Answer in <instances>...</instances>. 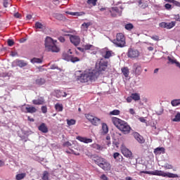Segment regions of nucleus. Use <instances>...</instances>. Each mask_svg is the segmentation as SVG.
<instances>
[{
    "label": "nucleus",
    "instance_id": "nucleus-1",
    "mask_svg": "<svg viewBox=\"0 0 180 180\" xmlns=\"http://www.w3.org/2000/svg\"><path fill=\"white\" fill-rule=\"evenodd\" d=\"M108 68V61L101 59L96 63L95 69L86 70L83 73L77 77V81L82 84L88 82H95L101 74L106 71Z\"/></svg>",
    "mask_w": 180,
    "mask_h": 180
},
{
    "label": "nucleus",
    "instance_id": "nucleus-2",
    "mask_svg": "<svg viewBox=\"0 0 180 180\" xmlns=\"http://www.w3.org/2000/svg\"><path fill=\"white\" fill-rule=\"evenodd\" d=\"M111 122L120 131H122L123 134H129L130 131H131V127L129 124L120 118H117L116 117H112L111 118Z\"/></svg>",
    "mask_w": 180,
    "mask_h": 180
},
{
    "label": "nucleus",
    "instance_id": "nucleus-3",
    "mask_svg": "<svg viewBox=\"0 0 180 180\" xmlns=\"http://www.w3.org/2000/svg\"><path fill=\"white\" fill-rule=\"evenodd\" d=\"M45 51L49 53H60V46L57 45V40L46 37L44 41Z\"/></svg>",
    "mask_w": 180,
    "mask_h": 180
},
{
    "label": "nucleus",
    "instance_id": "nucleus-4",
    "mask_svg": "<svg viewBox=\"0 0 180 180\" xmlns=\"http://www.w3.org/2000/svg\"><path fill=\"white\" fill-rule=\"evenodd\" d=\"M141 174H147L148 175H157L158 176H163L164 178H178V174L171 173V172H165L161 170H155V171H141Z\"/></svg>",
    "mask_w": 180,
    "mask_h": 180
},
{
    "label": "nucleus",
    "instance_id": "nucleus-5",
    "mask_svg": "<svg viewBox=\"0 0 180 180\" xmlns=\"http://www.w3.org/2000/svg\"><path fill=\"white\" fill-rule=\"evenodd\" d=\"M92 161H94L96 165H98L100 168L103 169V171H110V163L104 158L98 156H94L92 157Z\"/></svg>",
    "mask_w": 180,
    "mask_h": 180
},
{
    "label": "nucleus",
    "instance_id": "nucleus-6",
    "mask_svg": "<svg viewBox=\"0 0 180 180\" xmlns=\"http://www.w3.org/2000/svg\"><path fill=\"white\" fill-rule=\"evenodd\" d=\"M112 43L117 47H124L126 46V38L122 33H118L116 35V39L112 41Z\"/></svg>",
    "mask_w": 180,
    "mask_h": 180
},
{
    "label": "nucleus",
    "instance_id": "nucleus-7",
    "mask_svg": "<svg viewBox=\"0 0 180 180\" xmlns=\"http://www.w3.org/2000/svg\"><path fill=\"white\" fill-rule=\"evenodd\" d=\"M127 55L128 58H131V60H139V57H140V51L137 49L129 48Z\"/></svg>",
    "mask_w": 180,
    "mask_h": 180
},
{
    "label": "nucleus",
    "instance_id": "nucleus-8",
    "mask_svg": "<svg viewBox=\"0 0 180 180\" xmlns=\"http://www.w3.org/2000/svg\"><path fill=\"white\" fill-rule=\"evenodd\" d=\"M85 117L93 124V126H99L101 124V119L91 115V114H86Z\"/></svg>",
    "mask_w": 180,
    "mask_h": 180
},
{
    "label": "nucleus",
    "instance_id": "nucleus-9",
    "mask_svg": "<svg viewBox=\"0 0 180 180\" xmlns=\"http://www.w3.org/2000/svg\"><path fill=\"white\" fill-rule=\"evenodd\" d=\"M106 12H109L112 18H117V16H122V11L119 10L117 7H112L110 9H107Z\"/></svg>",
    "mask_w": 180,
    "mask_h": 180
},
{
    "label": "nucleus",
    "instance_id": "nucleus-10",
    "mask_svg": "<svg viewBox=\"0 0 180 180\" xmlns=\"http://www.w3.org/2000/svg\"><path fill=\"white\" fill-rule=\"evenodd\" d=\"M132 72L136 75V77H139V75H141L143 72V68H141V64L139 63H135L132 67Z\"/></svg>",
    "mask_w": 180,
    "mask_h": 180
},
{
    "label": "nucleus",
    "instance_id": "nucleus-11",
    "mask_svg": "<svg viewBox=\"0 0 180 180\" xmlns=\"http://www.w3.org/2000/svg\"><path fill=\"white\" fill-rule=\"evenodd\" d=\"M121 153L124 155V157H126L127 158H133V153L129 148H126V146L121 147Z\"/></svg>",
    "mask_w": 180,
    "mask_h": 180
},
{
    "label": "nucleus",
    "instance_id": "nucleus-12",
    "mask_svg": "<svg viewBox=\"0 0 180 180\" xmlns=\"http://www.w3.org/2000/svg\"><path fill=\"white\" fill-rule=\"evenodd\" d=\"M70 40L72 44H74L77 47V46H79V43H81V38L76 35H71L70 37Z\"/></svg>",
    "mask_w": 180,
    "mask_h": 180
},
{
    "label": "nucleus",
    "instance_id": "nucleus-13",
    "mask_svg": "<svg viewBox=\"0 0 180 180\" xmlns=\"http://www.w3.org/2000/svg\"><path fill=\"white\" fill-rule=\"evenodd\" d=\"M133 136L135 139L136 141H138V143H140L141 144H143V143H144V138L140 135V134H139L138 132H134L133 134Z\"/></svg>",
    "mask_w": 180,
    "mask_h": 180
},
{
    "label": "nucleus",
    "instance_id": "nucleus-14",
    "mask_svg": "<svg viewBox=\"0 0 180 180\" xmlns=\"http://www.w3.org/2000/svg\"><path fill=\"white\" fill-rule=\"evenodd\" d=\"M76 139L79 141H81V143H84L85 144H89V143H92V139H88L86 137L83 136H77Z\"/></svg>",
    "mask_w": 180,
    "mask_h": 180
},
{
    "label": "nucleus",
    "instance_id": "nucleus-15",
    "mask_svg": "<svg viewBox=\"0 0 180 180\" xmlns=\"http://www.w3.org/2000/svg\"><path fill=\"white\" fill-rule=\"evenodd\" d=\"M112 157L116 162H122L123 161V156L117 152L114 153Z\"/></svg>",
    "mask_w": 180,
    "mask_h": 180
},
{
    "label": "nucleus",
    "instance_id": "nucleus-16",
    "mask_svg": "<svg viewBox=\"0 0 180 180\" xmlns=\"http://www.w3.org/2000/svg\"><path fill=\"white\" fill-rule=\"evenodd\" d=\"M25 108V110H23L25 113H36L37 112V108L33 106H29Z\"/></svg>",
    "mask_w": 180,
    "mask_h": 180
},
{
    "label": "nucleus",
    "instance_id": "nucleus-17",
    "mask_svg": "<svg viewBox=\"0 0 180 180\" xmlns=\"http://www.w3.org/2000/svg\"><path fill=\"white\" fill-rule=\"evenodd\" d=\"M38 130L41 131V133H49V128L44 123H41L39 127H38Z\"/></svg>",
    "mask_w": 180,
    "mask_h": 180
},
{
    "label": "nucleus",
    "instance_id": "nucleus-18",
    "mask_svg": "<svg viewBox=\"0 0 180 180\" xmlns=\"http://www.w3.org/2000/svg\"><path fill=\"white\" fill-rule=\"evenodd\" d=\"M32 103L33 105H43L44 103V98L41 97L37 100H33Z\"/></svg>",
    "mask_w": 180,
    "mask_h": 180
},
{
    "label": "nucleus",
    "instance_id": "nucleus-19",
    "mask_svg": "<svg viewBox=\"0 0 180 180\" xmlns=\"http://www.w3.org/2000/svg\"><path fill=\"white\" fill-rule=\"evenodd\" d=\"M16 64L18 67H20V68H23V67H26V65H27V63H26L25 60H17Z\"/></svg>",
    "mask_w": 180,
    "mask_h": 180
},
{
    "label": "nucleus",
    "instance_id": "nucleus-20",
    "mask_svg": "<svg viewBox=\"0 0 180 180\" xmlns=\"http://www.w3.org/2000/svg\"><path fill=\"white\" fill-rule=\"evenodd\" d=\"M109 133V128L108 127V124L106 123L102 124V134H108Z\"/></svg>",
    "mask_w": 180,
    "mask_h": 180
},
{
    "label": "nucleus",
    "instance_id": "nucleus-21",
    "mask_svg": "<svg viewBox=\"0 0 180 180\" xmlns=\"http://www.w3.org/2000/svg\"><path fill=\"white\" fill-rule=\"evenodd\" d=\"M42 180H50V173L47 171H44L41 176Z\"/></svg>",
    "mask_w": 180,
    "mask_h": 180
},
{
    "label": "nucleus",
    "instance_id": "nucleus-22",
    "mask_svg": "<svg viewBox=\"0 0 180 180\" xmlns=\"http://www.w3.org/2000/svg\"><path fill=\"white\" fill-rule=\"evenodd\" d=\"M122 72L123 75L125 77V78H127L129 77V68L124 67L122 68Z\"/></svg>",
    "mask_w": 180,
    "mask_h": 180
},
{
    "label": "nucleus",
    "instance_id": "nucleus-23",
    "mask_svg": "<svg viewBox=\"0 0 180 180\" xmlns=\"http://www.w3.org/2000/svg\"><path fill=\"white\" fill-rule=\"evenodd\" d=\"M31 63H32V64H41V63H43V59L39 58H34L31 59Z\"/></svg>",
    "mask_w": 180,
    "mask_h": 180
},
{
    "label": "nucleus",
    "instance_id": "nucleus-24",
    "mask_svg": "<svg viewBox=\"0 0 180 180\" xmlns=\"http://www.w3.org/2000/svg\"><path fill=\"white\" fill-rule=\"evenodd\" d=\"M69 15H72V16H82L85 15V13L82 11V12H68V13Z\"/></svg>",
    "mask_w": 180,
    "mask_h": 180
},
{
    "label": "nucleus",
    "instance_id": "nucleus-25",
    "mask_svg": "<svg viewBox=\"0 0 180 180\" xmlns=\"http://www.w3.org/2000/svg\"><path fill=\"white\" fill-rule=\"evenodd\" d=\"M25 178H26V173L18 174L15 176L16 180H22V179H25Z\"/></svg>",
    "mask_w": 180,
    "mask_h": 180
},
{
    "label": "nucleus",
    "instance_id": "nucleus-26",
    "mask_svg": "<svg viewBox=\"0 0 180 180\" xmlns=\"http://www.w3.org/2000/svg\"><path fill=\"white\" fill-rule=\"evenodd\" d=\"M35 84H37V85H44V84H46V79L43 78L37 79L35 81Z\"/></svg>",
    "mask_w": 180,
    "mask_h": 180
},
{
    "label": "nucleus",
    "instance_id": "nucleus-27",
    "mask_svg": "<svg viewBox=\"0 0 180 180\" xmlns=\"http://www.w3.org/2000/svg\"><path fill=\"white\" fill-rule=\"evenodd\" d=\"M131 96L134 101H140V94H139L138 93L131 94Z\"/></svg>",
    "mask_w": 180,
    "mask_h": 180
},
{
    "label": "nucleus",
    "instance_id": "nucleus-28",
    "mask_svg": "<svg viewBox=\"0 0 180 180\" xmlns=\"http://www.w3.org/2000/svg\"><path fill=\"white\" fill-rule=\"evenodd\" d=\"M113 51H106L105 54L103 56L104 58H110L112 56H113Z\"/></svg>",
    "mask_w": 180,
    "mask_h": 180
},
{
    "label": "nucleus",
    "instance_id": "nucleus-29",
    "mask_svg": "<svg viewBox=\"0 0 180 180\" xmlns=\"http://www.w3.org/2000/svg\"><path fill=\"white\" fill-rule=\"evenodd\" d=\"M109 115L110 116H119V115H120V110H114L112 111H110Z\"/></svg>",
    "mask_w": 180,
    "mask_h": 180
},
{
    "label": "nucleus",
    "instance_id": "nucleus-30",
    "mask_svg": "<svg viewBox=\"0 0 180 180\" xmlns=\"http://www.w3.org/2000/svg\"><path fill=\"white\" fill-rule=\"evenodd\" d=\"M4 8H8V6H12V0H4Z\"/></svg>",
    "mask_w": 180,
    "mask_h": 180
},
{
    "label": "nucleus",
    "instance_id": "nucleus-31",
    "mask_svg": "<svg viewBox=\"0 0 180 180\" xmlns=\"http://www.w3.org/2000/svg\"><path fill=\"white\" fill-rule=\"evenodd\" d=\"M176 23V22L175 21H172L171 22H167L166 29H172V27L175 26Z\"/></svg>",
    "mask_w": 180,
    "mask_h": 180
},
{
    "label": "nucleus",
    "instance_id": "nucleus-32",
    "mask_svg": "<svg viewBox=\"0 0 180 180\" xmlns=\"http://www.w3.org/2000/svg\"><path fill=\"white\" fill-rule=\"evenodd\" d=\"M162 153H165V148H157L155 149L154 153L155 154H161Z\"/></svg>",
    "mask_w": 180,
    "mask_h": 180
},
{
    "label": "nucleus",
    "instance_id": "nucleus-33",
    "mask_svg": "<svg viewBox=\"0 0 180 180\" xmlns=\"http://www.w3.org/2000/svg\"><path fill=\"white\" fill-rule=\"evenodd\" d=\"M55 109L57 112H63V104L56 103L55 105Z\"/></svg>",
    "mask_w": 180,
    "mask_h": 180
},
{
    "label": "nucleus",
    "instance_id": "nucleus-34",
    "mask_svg": "<svg viewBox=\"0 0 180 180\" xmlns=\"http://www.w3.org/2000/svg\"><path fill=\"white\" fill-rule=\"evenodd\" d=\"M124 28L126 30L130 31L132 30V29H134V25H133L131 23H128L124 25Z\"/></svg>",
    "mask_w": 180,
    "mask_h": 180
},
{
    "label": "nucleus",
    "instance_id": "nucleus-35",
    "mask_svg": "<svg viewBox=\"0 0 180 180\" xmlns=\"http://www.w3.org/2000/svg\"><path fill=\"white\" fill-rule=\"evenodd\" d=\"M91 148H94L95 150H102V146L97 143H93L91 145Z\"/></svg>",
    "mask_w": 180,
    "mask_h": 180
},
{
    "label": "nucleus",
    "instance_id": "nucleus-36",
    "mask_svg": "<svg viewBox=\"0 0 180 180\" xmlns=\"http://www.w3.org/2000/svg\"><path fill=\"white\" fill-rule=\"evenodd\" d=\"M172 106H178L180 105V99L173 100L171 102Z\"/></svg>",
    "mask_w": 180,
    "mask_h": 180
},
{
    "label": "nucleus",
    "instance_id": "nucleus-37",
    "mask_svg": "<svg viewBox=\"0 0 180 180\" xmlns=\"http://www.w3.org/2000/svg\"><path fill=\"white\" fill-rule=\"evenodd\" d=\"M83 47H84V50L85 51H86V50H91V49H94V45L86 44V45H83Z\"/></svg>",
    "mask_w": 180,
    "mask_h": 180
},
{
    "label": "nucleus",
    "instance_id": "nucleus-38",
    "mask_svg": "<svg viewBox=\"0 0 180 180\" xmlns=\"http://www.w3.org/2000/svg\"><path fill=\"white\" fill-rule=\"evenodd\" d=\"M67 123L68 124V126H72L74 124H75V123H77V121H75V120H67Z\"/></svg>",
    "mask_w": 180,
    "mask_h": 180
},
{
    "label": "nucleus",
    "instance_id": "nucleus-39",
    "mask_svg": "<svg viewBox=\"0 0 180 180\" xmlns=\"http://www.w3.org/2000/svg\"><path fill=\"white\" fill-rule=\"evenodd\" d=\"M63 57L64 60H67L68 61L69 60H71V56L68 55V53H63Z\"/></svg>",
    "mask_w": 180,
    "mask_h": 180
},
{
    "label": "nucleus",
    "instance_id": "nucleus-40",
    "mask_svg": "<svg viewBox=\"0 0 180 180\" xmlns=\"http://www.w3.org/2000/svg\"><path fill=\"white\" fill-rule=\"evenodd\" d=\"M98 0H88L87 4L89 5H93V6H95L96 5V2Z\"/></svg>",
    "mask_w": 180,
    "mask_h": 180
},
{
    "label": "nucleus",
    "instance_id": "nucleus-41",
    "mask_svg": "<svg viewBox=\"0 0 180 180\" xmlns=\"http://www.w3.org/2000/svg\"><path fill=\"white\" fill-rule=\"evenodd\" d=\"M173 122H180V113H177L173 119Z\"/></svg>",
    "mask_w": 180,
    "mask_h": 180
},
{
    "label": "nucleus",
    "instance_id": "nucleus-42",
    "mask_svg": "<svg viewBox=\"0 0 180 180\" xmlns=\"http://www.w3.org/2000/svg\"><path fill=\"white\" fill-rule=\"evenodd\" d=\"M35 27H36V29H41L43 27V24H41L39 22H37L35 23Z\"/></svg>",
    "mask_w": 180,
    "mask_h": 180
},
{
    "label": "nucleus",
    "instance_id": "nucleus-43",
    "mask_svg": "<svg viewBox=\"0 0 180 180\" xmlns=\"http://www.w3.org/2000/svg\"><path fill=\"white\" fill-rule=\"evenodd\" d=\"M70 61L72 63H77V61H79V58H78V57H72L71 56Z\"/></svg>",
    "mask_w": 180,
    "mask_h": 180
},
{
    "label": "nucleus",
    "instance_id": "nucleus-44",
    "mask_svg": "<svg viewBox=\"0 0 180 180\" xmlns=\"http://www.w3.org/2000/svg\"><path fill=\"white\" fill-rule=\"evenodd\" d=\"M0 77L1 78H6V77H9V73H8V72H1V73H0Z\"/></svg>",
    "mask_w": 180,
    "mask_h": 180
},
{
    "label": "nucleus",
    "instance_id": "nucleus-45",
    "mask_svg": "<svg viewBox=\"0 0 180 180\" xmlns=\"http://www.w3.org/2000/svg\"><path fill=\"white\" fill-rule=\"evenodd\" d=\"M160 27H162L163 29H167V22H162L159 24Z\"/></svg>",
    "mask_w": 180,
    "mask_h": 180
},
{
    "label": "nucleus",
    "instance_id": "nucleus-46",
    "mask_svg": "<svg viewBox=\"0 0 180 180\" xmlns=\"http://www.w3.org/2000/svg\"><path fill=\"white\" fill-rule=\"evenodd\" d=\"M91 25H92L91 22H84L82 26H83L84 27H86V29H88V27H89V26H91Z\"/></svg>",
    "mask_w": 180,
    "mask_h": 180
},
{
    "label": "nucleus",
    "instance_id": "nucleus-47",
    "mask_svg": "<svg viewBox=\"0 0 180 180\" xmlns=\"http://www.w3.org/2000/svg\"><path fill=\"white\" fill-rule=\"evenodd\" d=\"M8 43V46H9V47H12V46H13V44H15V41H13V40L11 39H8L7 41Z\"/></svg>",
    "mask_w": 180,
    "mask_h": 180
},
{
    "label": "nucleus",
    "instance_id": "nucleus-48",
    "mask_svg": "<svg viewBox=\"0 0 180 180\" xmlns=\"http://www.w3.org/2000/svg\"><path fill=\"white\" fill-rule=\"evenodd\" d=\"M63 147H71L72 144L70 141H66L63 144Z\"/></svg>",
    "mask_w": 180,
    "mask_h": 180
},
{
    "label": "nucleus",
    "instance_id": "nucleus-49",
    "mask_svg": "<svg viewBox=\"0 0 180 180\" xmlns=\"http://www.w3.org/2000/svg\"><path fill=\"white\" fill-rule=\"evenodd\" d=\"M63 96V92L60 91H56V98H61Z\"/></svg>",
    "mask_w": 180,
    "mask_h": 180
},
{
    "label": "nucleus",
    "instance_id": "nucleus-50",
    "mask_svg": "<svg viewBox=\"0 0 180 180\" xmlns=\"http://www.w3.org/2000/svg\"><path fill=\"white\" fill-rule=\"evenodd\" d=\"M172 168H174V167L172 166V165H165V169H172Z\"/></svg>",
    "mask_w": 180,
    "mask_h": 180
},
{
    "label": "nucleus",
    "instance_id": "nucleus-51",
    "mask_svg": "<svg viewBox=\"0 0 180 180\" xmlns=\"http://www.w3.org/2000/svg\"><path fill=\"white\" fill-rule=\"evenodd\" d=\"M41 109L42 113H46L47 112V106L46 105H43Z\"/></svg>",
    "mask_w": 180,
    "mask_h": 180
},
{
    "label": "nucleus",
    "instance_id": "nucleus-52",
    "mask_svg": "<svg viewBox=\"0 0 180 180\" xmlns=\"http://www.w3.org/2000/svg\"><path fill=\"white\" fill-rule=\"evenodd\" d=\"M151 39L153 40H155V41H158V40H160V37L157 35H153L151 37Z\"/></svg>",
    "mask_w": 180,
    "mask_h": 180
},
{
    "label": "nucleus",
    "instance_id": "nucleus-53",
    "mask_svg": "<svg viewBox=\"0 0 180 180\" xmlns=\"http://www.w3.org/2000/svg\"><path fill=\"white\" fill-rule=\"evenodd\" d=\"M21 17H22V15H20V13H14V18H16L17 19H20Z\"/></svg>",
    "mask_w": 180,
    "mask_h": 180
},
{
    "label": "nucleus",
    "instance_id": "nucleus-54",
    "mask_svg": "<svg viewBox=\"0 0 180 180\" xmlns=\"http://www.w3.org/2000/svg\"><path fill=\"white\" fill-rule=\"evenodd\" d=\"M174 19H175V20H176L177 22H180V15H179V14L175 15H174Z\"/></svg>",
    "mask_w": 180,
    "mask_h": 180
},
{
    "label": "nucleus",
    "instance_id": "nucleus-55",
    "mask_svg": "<svg viewBox=\"0 0 180 180\" xmlns=\"http://www.w3.org/2000/svg\"><path fill=\"white\" fill-rule=\"evenodd\" d=\"M131 101H133V98L131 97V96H128V97L127 98V102L128 103H130L131 102Z\"/></svg>",
    "mask_w": 180,
    "mask_h": 180
},
{
    "label": "nucleus",
    "instance_id": "nucleus-56",
    "mask_svg": "<svg viewBox=\"0 0 180 180\" xmlns=\"http://www.w3.org/2000/svg\"><path fill=\"white\" fill-rule=\"evenodd\" d=\"M101 179H102V180H109V179L105 176V174H102L101 176Z\"/></svg>",
    "mask_w": 180,
    "mask_h": 180
},
{
    "label": "nucleus",
    "instance_id": "nucleus-57",
    "mask_svg": "<svg viewBox=\"0 0 180 180\" xmlns=\"http://www.w3.org/2000/svg\"><path fill=\"white\" fill-rule=\"evenodd\" d=\"M165 8L166 9H171V8H172V6L171 4H166L165 5Z\"/></svg>",
    "mask_w": 180,
    "mask_h": 180
},
{
    "label": "nucleus",
    "instance_id": "nucleus-58",
    "mask_svg": "<svg viewBox=\"0 0 180 180\" xmlns=\"http://www.w3.org/2000/svg\"><path fill=\"white\" fill-rule=\"evenodd\" d=\"M59 41H60V43H64V41H65V38H64L63 37H60L58 38Z\"/></svg>",
    "mask_w": 180,
    "mask_h": 180
},
{
    "label": "nucleus",
    "instance_id": "nucleus-59",
    "mask_svg": "<svg viewBox=\"0 0 180 180\" xmlns=\"http://www.w3.org/2000/svg\"><path fill=\"white\" fill-rule=\"evenodd\" d=\"M77 50H79V51H81L82 53H85V48H81V47H77Z\"/></svg>",
    "mask_w": 180,
    "mask_h": 180
},
{
    "label": "nucleus",
    "instance_id": "nucleus-60",
    "mask_svg": "<svg viewBox=\"0 0 180 180\" xmlns=\"http://www.w3.org/2000/svg\"><path fill=\"white\" fill-rule=\"evenodd\" d=\"M129 113H130V115H136V111H134V109L130 108Z\"/></svg>",
    "mask_w": 180,
    "mask_h": 180
},
{
    "label": "nucleus",
    "instance_id": "nucleus-61",
    "mask_svg": "<svg viewBox=\"0 0 180 180\" xmlns=\"http://www.w3.org/2000/svg\"><path fill=\"white\" fill-rule=\"evenodd\" d=\"M140 122H141L142 123H146V119H144V117H141L139 118Z\"/></svg>",
    "mask_w": 180,
    "mask_h": 180
},
{
    "label": "nucleus",
    "instance_id": "nucleus-62",
    "mask_svg": "<svg viewBox=\"0 0 180 180\" xmlns=\"http://www.w3.org/2000/svg\"><path fill=\"white\" fill-rule=\"evenodd\" d=\"M5 165V162L0 160V167H4Z\"/></svg>",
    "mask_w": 180,
    "mask_h": 180
},
{
    "label": "nucleus",
    "instance_id": "nucleus-63",
    "mask_svg": "<svg viewBox=\"0 0 180 180\" xmlns=\"http://www.w3.org/2000/svg\"><path fill=\"white\" fill-rule=\"evenodd\" d=\"M25 41H26V39L25 38H22L21 39H20V43H25Z\"/></svg>",
    "mask_w": 180,
    "mask_h": 180
},
{
    "label": "nucleus",
    "instance_id": "nucleus-64",
    "mask_svg": "<svg viewBox=\"0 0 180 180\" xmlns=\"http://www.w3.org/2000/svg\"><path fill=\"white\" fill-rule=\"evenodd\" d=\"M27 120H29V122H34V119L31 118L30 117H27Z\"/></svg>",
    "mask_w": 180,
    "mask_h": 180
}]
</instances>
